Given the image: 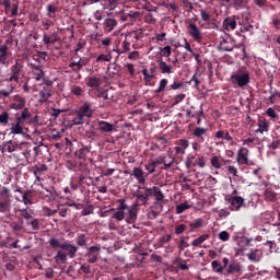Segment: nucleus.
<instances>
[{"instance_id": "obj_1", "label": "nucleus", "mask_w": 280, "mask_h": 280, "mask_svg": "<svg viewBox=\"0 0 280 280\" xmlns=\"http://www.w3.org/2000/svg\"><path fill=\"white\" fill-rule=\"evenodd\" d=\"M79 247L74 244H71L69 241L62 243V247L57 252L55 260L57 262L66 264L69 258H74L77 256Z\"/></svg>"}, {"instance_id": "obj_2", "label": "nucleus", "mask_w": 280, "mask_h": 280, "mask_svg": "<svg viewBox=\"0 0 280 280\" xmlns=\"http://www.w3.org/2000/svg\"><path fill=\"white\" fill-rule=\"evenodd\" d=\"M230 81L238 88H245L250 83V75L249 73H234L230 78Z\"/></svg>"}, {"instance_id": "obj_3", "label": "nucleus", "mask_w": 280, "mask_h": 280, "mask_svg": "<svg viewBox=\"0 0 280 280\" xmlns=\"http://www.w3.org/2000/svg\"><path fill=\"white\" fill-rule=\"evenodd\" d=\"M86 249H88V253L85 254L86 261L89 264H95L100 258L101 246L94 245V246L88 247Z\"/></svg>"}, {"instance_id": "obj_4", "label": "nucleus", "mask_w": 280, "mask_h": 280, "mask_svg": "<svg viewBox=\"0 0 280 280\" xmlns=\"http://www.w3.org/2000/svg\"><path fill=\"white\" fill-rule=\"evenodd\" d=\"M119 207L116 209V212L114 213L113 218L117 221H122L125 219V210H128L129 207L126 203V200L119 199Z\"/></svg>"}, {"instance_id": "obj_5", "label": "nucleus", "mask_w": 280, "mask_h": 280, "mask_svg": "<svg viewBox=\"0 0 280 280\" xmlns=\"http://www.w3.org/2000/svg\"><path fill=\"white\" fill-rule=\"evenodd\" d=\"M37 147H33L30 142H21L20 150L22 154L26 158L27 162L32 160V152L36 151Z\"/></svg>"}, {"instance_id": "obj_6", "label": "nucleus", "mask_w": 280, "mask_h": 280, "mask_svg": "<svg viewBox=\"0 0 280 280\" xmlns=\"http://www.w3.org/2000/svg\"><path fill=\"white\" fill-rule=\"evenodd\" d=\"M188 34H190V37L197 43H200L203 39L202 33L195 23L188 24Z\"/></svg>"}, {"instance_id": "obj_7", "label": "nucleus", "mask_w": 280, "mask_h": 280, "mask_svg": "<svg viewBox=\"0 0 280 280\" xmlns=\"http://www.w3.org/2000/svg\"><path fill=\"white\" fill-rule=\"evenodd\" d=\"M60 40H61V38H60L58 32H54L52 34L45 33L43 36L44 45H46L47 47L55 45L56 43H58Z\"/></svg>"}, {"instance_id": "obj_8", "label": "nucleus", "mask_w": 280, "mask_h": 280, "mask_svg": "<svg viewBox=\"0 0 280 280\" xmlns=\"http://www.w3.org/2000/svg\"><path fill=\"white\" fill-rule=\"evenodd\" d=\"M228 201H230V210L238 211L243 207L245 200L243 197L234 196L230 197Z\"/></svg>"}, {"instance_id": "obj_9", "label": "nucleus", "mask_w": 280, "mask_h": 280, "mask_svg": "<svg viewBox=\"0 0 280 280\" xmlns=\"http://www.w3.org/2000/svg\"><path fill=\"white\" fill-rule=\"evenodd\" d=\"M21 70H22V66L19 63V61H16L15 65L11 68V77L3 81H7V82L15 81L16 83H19Z\"/></svg>"}, {"instance_id": "obj_10", "label": "nucleus", "mask_w": 280, "mask_h": 280, "mask_svg": "<svg viewBox=\"0 0 280 280\" xmlns=\"http://www.w3.org/2000/svg\"><path fill=\"white\" fill-rule=\"evenodd\" d=\"M243 272V266L240 262H232L228 266V270H225V277H229V275H242Z\"/></svg>"}, {"instance_id": "obj_11", "label": "nucleus", "mask_w": 280, "mask_h": 280, "mask_svg": "<svg viewBox=\"0 0 280 280\" xmlns=\"http://www.w3.org/2000/svg\"><path fill=\"white\" fill-rule=\"evenodd\" d=\"M96 126L102 133H108V132L112 133L113 131L116 130L113 124L104 120H98Z\"/></svg>"}, {"instance_id": "obj_12", "label": "nucleus", "mask_w": 280, "mask_h": 280, "mask_svg": "<svg viewBox=\"0 0 280 280\" xmlns=\"http://www.w3.org/2000/svg\"><path fill=\"white\" fill-rule=\"evenodd\" d=\"M88 121L93 116L94 110L92 109V105L85 102L78 110Z\"/></svg>"}, {"instance_id": "obj_13", "label": "nucleus", "mask_w": 280, "mask_h": 280, "mask_svg": "<svg viewBox=\"0 0 280 280\" xmlns=\"http://www.w3.org/2000/svg\"><path fill=\"white\" fill-rule=\"evenodd\" d=\"M192 137H195L199 143H202L205 142V138L208 137V129L197 127L195 130H192Z\"/></svg>"}, {"instance_id": "obj_14", "label": "nucleus", "mask_w": 280, "mask_h": 280, "mask_svg": "<svg viewBox=\"0 0 280 280\" xmlns=\"http://www.w3.org/2000/svg\"><path fill=\"white\" fill-rule=\"evenodd\" d=\"M15 192H20L22 195V201L24 202L25 206L33 203V197H34L33 190L22 191L20 188H18Z\"/></svg>"}, {"instance_id": "obj_15", "label": "nucleus", "mask_w": 280, "mask_h": 280, "mask_svg": "<svg viewBox=\"0 0 280 280\" xmlns=\"http://www.w3.org/2000/svg\"><path fill=\"white\" fill-rule=\"evenodd\" d=\"M258 128L255 130L256 133H264L269 131L270 122L266 118H259L257 121Z\"/></svg>"}, {"instance_id": "obj_16", "label": "nucleus", "mask_w": 280, "mask_h": 280, "mask_svg": "<svg viewBox=\"0 0 280 280\" xmlns=\"http://www.w3.org/2000/svg\"><path fill=\"white\" fill-rule=\"evenodd\" d=\"M237 26V21L235 16H230L223 20V30L225 31H234Z\"/></svg>"}, {"instance_id": "obj_17", "label": "nucleus", "mask_w": 280, "mask_h": 280, "mask_svg": "<svg viewBox=\"0 0 280 280\" xmlns=\"http://www.w3.org/2000/svg\"><path fill=\"white\" fill-rule=\"evenodd\" d=\"M25 107V100L20 95H15L13 97V103L11 104V108L15 110L23 109Z\"/></svg>"}, {"instance_id": "obj_18", "label": "nucleus", "mask_w": 280, "mask_h": 280, "mask_svg": "<svg viewBox=\"0 0 280 280\" xmlns=\"http://www.w3.org/2000/svg\"><path fill=\"white\" fill-rule=\"evenodd\" d=\"M85 83L89 88L96 90L102 85V80L96 77H88Z\"/></svg>"}, {"instance_id": "obj_19", "label": "nucleus", "mask_w": 280, "mask_h": 280, "mask_svg": "<svg viewBox=\"0 0 280 280\" xmlns=\"http://www.w3.org/2000/svg\"><path fill=\"white\" fill-rule=\"evenodd\" d=\"M248 153H249V150L246 148L238 149V155L236 156V162H238V164L247 163Z\"/></svg>"}, {"instance_id": "obj_20", "label": "nucleus", "mask_w": 280, "mask_h": 280, "mask_svg": "<svg viewBox=\"0 0 280 280\" xmlns=\"http://www.w3.org/2000/svg\"><path fill=\"white\" fill-rule=\"evenodd\" d=\"M10 56H11V52L8 51V47L5 45H1L0 46V63L7 65Z\"/></svg>"}, {"instance_id": "obj_21", "label": "nucleus", "mask_w": 280, "mask_h": 280, "mask_svg": "<svg viewBox=\"0 0 280 280\" xmlns=\"http://www.w3.org/2000/svg\"><path fill=\"white\" fill-rule=\"evenodd\" d=\"M138 210H137V206H131V208H128V217L126 219V221L131 224L135 223L136 220L138 219Z\"/></svg>"}, {"instance_id": "obj_22", "label": "nucleus", "mask_w": 280, "mask_h": 280, "mask_svg": "<svg viewBox=\"0 0 280 280\" xmlns=\"http://www.w3.org/2000/svg\"><path fill=\"white\" fill-rule=\"evenodd\" d=\"M175 162V159L174 158H170V163H167V160H166V158L165 156H162V158H160L159 160H156V161H154V162H152V163H154L155 164V168L159 166V165H161V164H164V168L165 170H168V168H171L172 167V165H173V163Z\"/></svg>"}, {"instance_id": "obj_23", "label": "nucleus", "mask_w": 280, "mask_h": 280, "mask_svg": "<svg viewBox=\"0 0 280 280\" xmlns=\"http://www.w3.org/2000/svg\"><path fill=\"white\" fill-rule=\"evenodd\" d=\"M20 145L21 143L19 142L9 141L7 144H4L3 152L12 153L14 151H20Z\"/></svg>"}, {"instance_id": "obj_24", "label": "nucleus", "mask_w": 280, "mask_h": 280, "mask_svg": "<svg viewBox=\"0 0 280 280\" xmlns=\"http://www.w3.org/2000/svg\"><path fill=\"white\" fill-rule=\"evenodd\" d=\"M23 124L24 122H21L18 119H15V122L12 124L11 128H10L11 133H13V135H23L24 133L23 127H22Z\"/></svg>"}, {"instance_id": "obj_25", "label": "nucleus", "mask_w": 280, "mask_h": 280, "mask_svg": "<svg viewBox=\"0 0 280 280\" xmlns=\"http://www.w3.org/2000/svg\"><path fill=\"white\" fill-rule=\"evenodd\" d=\"M31 68L33 70V73H34L35 79L37 81H40L42 79H44L45 74H44V71L42 70V67L39 65L32 63Z\"/></svg>"}, {"instance_id": "obj_26", "label": "nucleus", "mask_w": 280, "mask_h": 280, "mask_svg": "<svg viewBox=\"0 0 280 280\" xmlns=\"http://www.w3.org/2000/svg\"><path fill=\"white\" fill-rule=\"evenodd\" d=\"M51 96V90L44 88L40 93H39V103L44 104L47 103V101L49 100V97Z\"/></svg>"}, {"instance_id": "obj_27", "label": "nucleus", "mask_w": 280, "mask_h": 280, "mask_svg": "<svg viewBox=\"0 0 280 280\" xmlns=\"http://www.w3.org/2000/svg\"><path fill=\"white\" fill-rule=\"evenodd\" d=\"M132 175L138 179L140 184L145 183L144 172L141 167H135Z\"/></svg>"}, {"instance_id": "obj_28", "label": "nucleus", "mask_w": 280, "mask_h": 280, "mask_svg": "<svg viewBox=\"0 0 280 280\" xmlns=\"http://www.w3.org/2000/svg\"><path fill=\"white\" fill-rule=\"evenodd\" d=\"M142 74L144 75L143 81L145 82V85H149V86L155 85V82L152 81L155 78V75L150 74L149 70L147 69L142 70Z\"/></svg>"}, {"instance_id": "obj_29", "label": "nucleus", "mask_w": 280, "mask_h": 280, "mask_svg": "<svg viewBox=\"0 0 280 280\" xmlns=\"http://www.w3.org/2000/svg\"><path fill=\"white\" fill-rule=\"evenodd\" d=\"M188 225L190 226V230H188V232L192 233L197 229H200V228H202L205 225V220L199 218V219L190 222Z\"/></svg>"}, {"instance_id": "obj_30", "label": "nucleus", "mask_w": 280, "mask_h": 280, "mask_svg": "<svg viewBox=\"0 0 280 280\" xmlns=\"http://www.w3.org/2000/svg\"><path fill=\"white\" fill-rule=\"evenodd\" d=\"M118 25L115 19H107L104 22V30L110 33Z\"/></svg>"}, {"instance_id": "obj_31", "label": "nucleus", "mask_w": 280, "mask_h": 280, "mask_svg": "<svg viewBox=\"0 0 280 280\" xmlns=\"http://www.w3.org/2000/svg\"><path fill=\"white\" fill-rule=\"evenodd\" d=\"M234 45L233 43L226 40V39H221V43L219 44V49L223 51H233Z\"/></svg>"}, {"instance_id": "obj_32", "label": "nucleus", "mask_w": 280, "mask_h": 280, "mask_svg": "<svg viewBox=\"0 0 280 280\" xmlns=\"http://www.w3.org/2000/svg\"><path fill=\"white\" fill-rule=\"evenodd\" d=\"M20 215L25 220H32L34 215V211L26 207L25 209H19Z\"/></svg>"}, {"instance_id": "obj_33", "label": "nucleus", "mask_w": 280, "mask_h": 280, "mask_svg": "<svg viewBox=\"0 0 280 280\" xmlns=\"http://www.w3.org/2000/svg\"><path fill=\"white\" fill-rule=\"evenodd\" d=\"M159 69L161 70V73H163V74H171V73H173V68L171 66H168L163 60L159 61Z\"/></svg>"}, {"instance_id": "obj_34", "label": "nucleus", "mask_w": 280, "mask_h": 280, "mask_svg": "<svg viewBox=\"0 0 280 280\" xmlns=\"http://www.w3.org/2000/svg\"><path fill=\"white\" fill-rule=\"evenodd\" d=\"M48 170V167L46 166V164H42L39 166H35L33 168L34 175L36 176L37 180H40V176L44 172H46Z\"/></svg>"}, {"instance_id": "obj_35", "label": "nucleus", "mask_w": 280, "mask_h": 280, "mask_svg": "<svg viewBox=\"0 0 280 280\" xmlns=\"http://www.w3.org/2000/svg\"><path fill=\"white\" fill-rule=\"evenodd\" d=\"M89 120L78 110L74 118L72 119L73 125H83Z\"/></svg>"}, {"instance_id": "obj_36", "label": "nucleus", "mask_w": 280, "mask_h": 280, "mask_svg": "<svg viewBox=\"0 0 280 280\" xmlns=\"http://www.w3.org/2000/svg\"><path fill=\"white\" fill-rule=\"evenodd\" d=\"M75 242L80 247L86 246L89 242V236H86V234H78Z\"/></svg>"}, {"instance_id": "obj_37", "label": "nucleus", "mask_w": 280, "mask_h": 280, "mask_svg": "<svg viewBox=\"0 0 280 280\" xmlns=\"http://www.w3.org/2000/svg\"><path fill=\"white\" fill-rule=\"evenodd\" d=\"M153 196L155 197V202H163L165 195L163 194V191L161 190L160 187L154 186V192Z\"/></svg>"}, {"instance_id": "obj_38", "label": "nucleus", "mask_w": 280, "mask_h": 280, "mask_svg": "<svg viewBox=\"0 0 280 280\" xmlns=\"http://www.w3.org/2000/svg\"><path fill=\"white\" fill-rule=\"evenodd\" d=\"M14 91V86L12 84L7 85V90H0V100L3 97H9Z\"/></svg>"}, {"instance_id": "obj_39", "label": "nucleus", "mask_w": 280, "mask_h": 280, "mask_svg": "<svg viewBox=\"0 0 280 280\" xmlns=\"http://www.w3.org/2000/svg\"><path fill=\"white\" fill-rule=\"evenodd\" d=\"M209 237H210L209 234H203V235H201V236L195 238V240L192 241V243H190V245H192V246H195V247H198V246H200L205 241H207Z\"/></svg>"}, {"instance_id": "obj_40", "label": "nucleus", "mask_w": 280, "mask_h": 280, "mask_svg": "<svg viewBox=\"0 0 280 280\" xmlns=\"http://www.w3.org/2000/svg\"><path fill=\"white\" fill-rule=\"evenodd\" d=\"M264 197L266 201H276L277 194L270 189H265Z\"/></svg>"}, {"instance_id": "obj_41", "label": "nucleus", "mask_w": 280, "mask_h": 280, "mask_svg": "<svg viewBox=\"0 0 280 280\" xmlns=\"http://www.w3.org/2000/svg\"><path fill=\"white\" fill-rule=\"evenodd\" d=\"M188 238V236H180L178 242V249L180 252H184L187 247H189V243L187 242Z\"/></svg>"}, {"instance_id": "obj_42", "label": "nucleus", "mask_w": 280, "mask_h": 280, "mask_svg": "<svg viewBox=\"0 0 280 280\" xmlns=\"http://www.w3.org/2000/svg\"><path fill=\"white\" fill-rule=\"evenodd\" d=\"M212 270L217 275H222L224 267L218 260H212Z\"/></svg>"}, {"instance_id": "obj_43", "label": "nucleus", "mask_w": 280, "mask_h": 280, "mask_svg": "<svg viewBox=\"0 0 280 280\" xmlns=\"http://www.w3.org/2000/svg\"><path fill=\"white\" fill-rule=\"evenodd\" d=\"M91 152V148L89 147H83L82 149H80L79 151H77V156L84 160L86 158V155Z\"/></svg>"}, {"instance_id": "obj_44", "label": "nucleus", "mask_w": 280, "mask_h": 280, "mask_svg": "<svg viewBox=\"0 0 280 280\" xmlns=\"http://www.w3.org/2000/svg\"><path fill=\"white\" fill-rule=\"evenodd\" d=\"M137 202L132 206H137V211H139V206L147 205L148 199L144 195H137Z\"/></svg>"}, {"instance_id": "obj_45", "label": "nucleus", "mask_w": 280, "mask_h": 280, "mask_svg": "<svg viewBox=\"0 0 280 280\" xmlns=\"http://www.w3.org/2000/svg\"><path fill=\"white\" fill-rule=\"evenodd\" d=\"M10 208H11V201L10 200L0 201V213H4L7 211H10Z\"/></svg>"}, {"instance_id": "obj_46", "label": "nucleus", "mask_w": 280, "mask_h": 280, "mask_svg": "<svg viewBox=\"0 0 280 280\" xmlns=\"http://www.w3.org/2000/svg\"><path fill=\"white\" fill-rule=\"evenodd\" d=\"M156 142L154 145H153V149H160L161 147L165 148L166 144L168 143V141L164 138V137H159L156 138Z\"/></svg>"}, {"instance_id": "obj_47", "label": "nucleus", "mask_w": 280, "mask_h": 280, "mask_svg": "<svg viewBox=\"0 0 280 280\" xmlns=\"http://www.w3.org/2000/svg\"><path fill=\"white\" fill-rule=\"evenodd\" d=\"M221 161L222 160L219 156H212V159H210V165L217 170H220L222 167Z\"/></svg>"}, {"instance_id": "obj_48", "label": "nucleus", "mask_w": 280, "mask_h": 280, "mask_svg": "<svg viewBox=\"0 0 280 280\" xmlns=\"http://www.w3.org/2000/svg\"><path fill=\"white\" fill-rule=\"evenodd\" d=\"M190 208H191V206L186 201V202H184L182 205H178L176 207V213L182 214L183 212H185L186 210H188Z\"/></svg>"}, {"instance_id": "obj_49", "label": "nucleus", "mask_w": 280, "mask_h": 280, "mask_svg": "<svg viewBox=\"0 0 280 280\" xmlns=\"http://www.w3.org/2000/svg\"><path fill=\"white\" fill-rule=\"evenodd\" d=\"M207 165V161L203 156H197L195 159V163L192 164V166H199L201 168L206 167Z\"/></svg>"}, {"instance_id": "obj_50", "label": "nucleus", "mask_w": 280, "mask_h": 280, "mask_svg": "<svg viewBox=\"0 0 280 280\" xmlns=\"http://www.w3.org/2000/svg\"><path fill=\"white\" fill-rule=\"evenodd\" d=\"M202 117H205L203 105L199 106V112L195 115V118H197V126L201 125Z\"/></svg>"}, {"instance_id": "obj_51", "label": "nucleus", "mask_w": 280, "mask_h": 280, "mask_svg": "<svg viewBox=\"0 0 280 280\" xmlns=\"http://www.w3.org/2000/svg\"><path fill=\"white\" fill-rule=\"evenodd\" d=\"M167 84H168V80L167 79L161 80L160 86L154 91V93L155 94L162 93L165 90V88L167 86Z\"/></svg>"}, {"instance_id": "obj_52", "label": "nucleus", "mask_w": 280, "mask_h": 280, "mask_svg": "<svg viewBox=\"0 0 280 280\" xmlns=\"http://www.w3.org/2000/svg\"><path fill=\"white\" fill-rule=\"evenodd\" d=\"M49 245L52 247V248H61L62 249V243H60V241L56 237H51L49 240Z\"/></svg>"}, {"instance_id": "obj_53", "label": "nucleus", "mask_w": 280, "mask_h": 280, "mask_svg": "<svg viewBox=\"0 0 280 280\" xmlns=\"http://www.w3.org/2000/svg\"><path fill=\"white\" fill-rule=\"evenodd\" d=\"M58 12V9L54 5V4H49L47 7V16L49 19H52L55 18L54 14H56Z\"/></svg>"}, {"instance_id": "obj_54", "label": "nucleus", "mask_w": 280, "mask_h": 280, "mask_svg": "<svg viewBox=\"0 0 280 280\" xmlns=\"http://www.w3.org/2000/svg\"><path fill=\"white\" fill-rule=\"evenodd\" d=\"M31 116H32L31 113L27 110V108H25V109L22 112L21 116H20V117H16L15 119H18L19 121H21L22 124H24V121H25L28 117H31Z\"/></svg>"}, {"instance_id": "obj_55", "label": "nucleus", "mask_w": 280, "mask_h": 280, "mask_svg": "<svg viewBox=\"0 0 280 280\" xmlns=\"http://www.w3.org/2000/svg\"><path fill=\"white\" fill-rule=\"evenodd\" d=\"M69 67H70V68L72 69V71L75 72V73H79L80 70L82 69V65L79 63V61H78V62L71 61V62L69 63Z\"/></svg>"}, {"instance_id": "obj_56", "label": "nucleus", "mask_w": 280, "mask_h": 280, "mask_svg": "<svg viewBox=\"0 0 280 280\" xmlns=\"http://www.w3.org/2000/svg\"><path fill=\"white\" fill-rule=\"evenodd\" d=\"M187 230V225L186 224H177L176 226H175V234L176 235H180V234H183L185 231Z\"/></svg>"}, {"instance_id": "obj_57", "label": "nucleus", "mask_w": 280, "mask_h": 280, "mask_svg": "<svg viewBox=\"0 0 280 280\" xmlns=\"http://www.w3.org/2000/svg\"><path fill=\"white\" fill-rule=\"evenodd\" d=\"M131 36L133 37L132 43H137V42H139L140 39H142L144 35H143V32H142V31H137V32H133V33L131 34Z\"/></svg>"}, {"instance_id": "obj_58", "label": "nucleus", "mask_w": 280, "mask_h": 280, "mask_svg": "<svg viewBox=\"0 0 280 280\" xmlns=\"http://www.w3.org/2000/svg\"><path fill=\"white\" fill-rule=\"evenodd\" d=\"M153 208H154V211L161 213L164 209V202L163 201H154Z\"/></svg>"}, {"instance_id": "obj_59", "label": "nucleus", "mask_w": 280, "mask_h": 280, "mask_svg": "<svg viewBox=\"0 0 280 280\" xmlns=\"http://www.w3.org/2000/svg\"><path fill=\"white\" fill-rule=\"evenodd\" d=\"M0 124H2L3 126H7L9 124V114L7 112L0 114Z\"/></svg>"}, {"instance_id": "obj_60", "label": "nucleus", "mask_w": 280, "mask_h": 280, "mask_svg": "<svg viewBox=\"0 0 280 280\" xmlns=\"http://www.w3.org/2000/svg\"><path fill=\"white\" fill-rule=\"evenodd\" d=\"M112 55L110 54H108V55H104V54H102L101 56H98V58L96 59V61L97 62H104V61H106V62H109L110 60H112Z\"/></svg>"}, {"instance_id": "obj_61", "label": "nucleus", "mask_w": 280, "mask_h": 280, "mask_svg": "<svg viewBox=\"0 0 280 280\" xmlns=\"http://www.w3.org/2000/svg\"><path fill=\"white\" fill-rule=\"evenodd\" d=\"M195 160V155L188 154V158H186V168H190L191 166H194Z\"/></svg>"}, {"instance_id": "obj_62", "label": "nucleus", "mask_w": 280, "mask_h": 280, "mask_svg": "<svg viewBox=\"0 0 280 280\" xmlns=\"http://www.w3.org/2000/svg\"><path fill=\"white\" fill-rule=\"evenodd\" d=\"M32 221H31V223H30V225L32 226V230L33 231H38L39 229H40V226H39V219H31Z\"/></svg>"}, {"instance_id": "obj_63", "label": "nucleus", "mask_w": 280, "mask_h": 280, "mask_svg": "<svg viewBox=\"0 0 280 280\" xmlns=\"http://www.w3.org/2000/svg\"><path fill=\"white\" fill-rule=\"evenodd\" d=\"M122 51L117 50L118 55H121L124 52L130 51V43L125 40L121 45Z\"/></svg>"}, {"instance_id": "obj_64", "label": "nucleus", "mask_w": 280, "mask_h": 280, "mask_svg": "<svg viewBox=\"0 0 280 280\" xmlns=\"http://www.w3.org/2000/svg\"><path fill=\"white\" fill-rule=\"evenodd\" d=\"M19 15V1H16L13 5H12V10H11V16L15 18Z\"/></svg>"}]
</instances>
